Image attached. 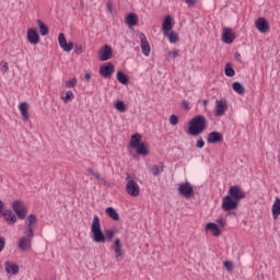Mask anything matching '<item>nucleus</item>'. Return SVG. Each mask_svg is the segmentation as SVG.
<instances>
[{
  "label": "nucleus",
  "instance_id": "f257e3e1",
  "mask_svg": "<svg viewBox=\"0 0 280 280\" xmlns=\"http://www.w3.org/2000/svg\"><path fill=\"white\" fill-rule=\"evenodd\" d=\"M209 121L207 120V117L202 115L195 116L188 127V132L191 137H198V135H202L207 130Z\"/></svg>",
  "mask_w": 280,
  "mask_h": 280
},
{
  "label": "nucleus",
  "instance_id": "f03ea898",
  "mask_svg": "<svg viewBox=\"0 0 280 280\" xmlns=\"http://www.w3.org/2000/svg\"><path fill=\"white\" fill-rule=\"evenodd\" d=\"M92 240L95 244H106V235L102 231V223L100 217L94 215L91 225Z\"/></svg>",
  "mask_w": 280,
  "mask_h": 280
},
{
  "label": "nucleus",
  "instance_id": "7ed1b4c3",
  "mask_svg": "<svg viewBox=\"0 0 280 280\" xmlns=\"http://www.w3.org/2000/svg\"><path fill=\"white\" fill-rule=\"evenodd\" d=\"M126 180H127V184H126L127 194L132 198H137V196H139V194L141 192V188L139 187V184L135 182V177L132 175H127Z\"/></svg>",
  "mask_w": 280,
  "mask_h": 280
},
{
  "label": "nucleus",
  "instance_id": "20e7f679",
  "mask_svg": "<svg viewBox=\"0 0 280 280\" xmlns=\"http://www.w3.org/2000/svg\"><path fill=\"white\" fill-rule=\"evenodd\" d=\"M12 209L19 220H25L27 218V206L21 200L13 201Z\"/></svg>",
  "mask_w": 280,
  "mask_h": 280
},
{
  "label": "nucleus",
  "instance_id": "39448f33",
  "mask_svg": "<svg viewBox=\"0 0 280 280\" xmlns=\"http://www.w3.org/2000/svg\"><path fill=\"white\" fill-rule=\"evenodd\" d=\"M34 237V234H27L24 233V236L20 237L18 241V248L22 253H27V250L32 249V238Z\"/></svg>",
  "mask_w": 280,
  "mask_h": 280
},
{
  "label": "nucleus",
  "instance_id": "423d86ee",
  "mask_svg": "<svg viewBox=\"0 0 280 280\" xmlns=\"http://www.w3.org/2000/svg\"><path fill=\"white\" fill-rule=\"evenodd\" d=\"M38 223L36 214H28L24 221V233L34 235V226Z\"/></svg>",
  "mask_w": 280,
  "mask_h": 280
},
{
  "label": "nucleus",
  "instance_id": "0eeeda50",
  "mask_svg": "<svg viewBox=\"0 0 280 280\" xmlns=\"http://www.w3.org/2000/svg\"><path fill=\"white\" fill-rule=\"evenodd\" d=\"M238 201L233 199V197L226 195L222 200L223 211H235L237 209Z\"/></svg>",
  "mask_w": 280,
  "mask_h": 280
},
{
  "label": "nucleus",
  "instance_id": "6e6552de",
  "mask_svg": "<svg viewBox=\"0 0 280 280\" xmlns=\"http://www.w3.org/2000/svg\"><path fill=\"white\" fill-rule=\"evenodd\" d=\"M221 39L225 45H232V43L235 40V32H233V28L224 26L222 30Z\"/></svg>",
  "mask_w": 280,
  "mask_h": 280
},
{
  "label": "nucleus",
  "instance_id": "1a4fd4ad",
  "mask_svg": "<svg viewBox=\"0 0 280 280\" xmlns=\"http://www.w3.org/2000/svg\"><path fill=\"white\" fill-rule=\"evenodd\" d=\"M179 196L184 198H191L194 196V187L189 183L180 184L177 188Z\"/></svg>",
  "mask_w": 280,
  "mask_h": 280
},
{
  "label": "nucleus",
  "instance_id": "9d476101",
  "mask_svg": "<svg viewBox=\"0 0 280 280\" xmlns=\"http://www.w3.org/2000/svg\"><path fill=\"white\" fill-rule=\"evenodd\" d=\"M255 27L260 34H268V32H270V24L266 18H258L255 22Z\"/></svg>",
  "mask_w": 280,
  "mask_h": 280
},
{
  "label": "nucleus",
  "instance_id": "9b49d317",
  "mask_svg": "<svg viewBox=\"0 0 280 280\" xmlns=\"http://www.w3.org/2000/svg\"><path fill=\"white\" fill-rule=\"evenodd\" d=\"M228 196H231V198L236 200V202H240V200L246 198V194L238 186H232Z\"/></svg>",
  "mask_w": 280,
  "mask_h": 280
},
{
  "label": "nucleus",
  "instance_id": "f8f14e48",
  "mask_svg": "<svg viewBox=\"0 0 280 280\" xmlns=\"http://www.w3.org/2000/svg\"><path fill=\"white\" fill-rule=\"evenodd\" d=\"M98 58L101 62H106V60H110V58H113V48L108 45H105L98 50Z\"/></svg>",
  "mask_w": 280,
  "mask_h": 280
},
{
  "label": "nucleus",
  "instance_id": "ddd939ff",
  "mask_svg": "<svg viewBox=\"0 0 280 280\" xmlns=\"http://www.w3.org/2000/svg\"><path fill=\"white\" fill-rule=\"evenodd\" d=\"M229 110V105L226 104V101L224 100H217L215 101V117H222Z\"/></svg>",
  "mask_w": 280,
  "mask_h": 280
},
{
  "label": "nucleus",
  "instance_id": "4468645a",
  "mask_svg": "<svg viewBox=\"0 0 280 280\" xmlns=\"http://www.w3.org/2000/svg\"><path fill=\"white\" fill-rule=\"evenodd\" d=\"M58 43L59 47L67 52L73 49V42H67V37H65L63 33H59Z\"/></svg>",
  "mask_w": 280,
  "mask_h": 280
},
{
  "label": "nucleus",
  "instance_id": "2eb2a0df",
  "mask_svg": "<svg viewBox=\"0 0 280 280\" xmlns=\"http://www.w3.org/2000/svg\"><path fill=\"white\" fill-rule=\"evenodd\" d=\"M58 43L59 47L67 52L73 49V42H67V37H65L63 33H59Z\"/></svg>",
  "mask_w": 280,
  "mask_h": 280
},
{
  "label": "nucleus",
  "instance_id": "dca6fc26",
  "mask_svg": "<svg viewBox=\"0 0 280 280\" xmlns=\"http://www.w3.org/2000/svg\"><path fill=\"white\" fill-rule=\"evenodd\" d=\"M139 39H140V47L143 56H150V43L148 42V37H145V34L140 33L139 34Z\"/></svg>",
  "mask_w": 280,
  "mask_h": 280
},
{
  "label": "nucleus",
  "instance_id": "f3484780",
  "mask_svg": "<svg viewBox=\"0 0 280 280\" xmlns=\"http://www.w3.org/2000/svg\"><path fill=\"white\" fill-rule=\"evenodd\" d=\"M26 35L31 45H38L40 43V35H38L36 28H28Z\"/></svg>",
  "mask_w": 280,
  "mask_h": 280
},
{
  "label": "nucleus",
  "instance_id": "a211bd4d",
  "mask_svg": "<svg viewBox=\"0 0 280 280\" xmlns=\"http://www.w3.org/2000/svg\"><path fill=\"white\" fill-rule=\"evenodd\" d=\"M114 253L117 261H120V259H124V245H121L120 238H116L114 241Z\"/></svg>",
  "mask_w": 280,
  "mask_h": 280
},
{
  "label": "nucleus",
  "instance_id": "6ab92c4d",
  "mask_svg": "<svg viewBox=\"0 0 280 280\" xmlns=\"http://www.w3.org/2000/svg\"><path fill=\"white\" fill-rule=\"evenodd\" d=\"M100 73L103 75V78H110L113 73H115V65L112 62H107L104 66L100 68Z\"/></svg>",
  "mask_w": 280,
  "mask_h": 280
},
{
  "label": "nucleus",
  "instance_id": "aec40b11",
  "mask_svg": "<svg viewBox=\"0 0 280 280\" xmlns=\"http://www.w3.org/2000/svg\"><path fill=\"white\" fill-rule=\"evenodd\" d=\"M174 19L172 15H166L163 23H162V34H167V32H173L174 30V24L172 22Z\"/></svg>",
  "mask_w": 280,
  "mask_h": 280
},
{
  "label": "nucleus",
  "instance_id": "412c9836",
  "mask_svg": "<svg viewBox=\"0 0 280 280\" xmlns=\"http://www.w3.org/2000/svg\"><path fill=\"white\" fill-rule=\"evenodd\" d=\"M2 215L8 224H16L18 217L12 210H4Z\"/></svg>",
  "mask_w": 280,
  "mask_h": 280
},
{
  "label": "nucleus",
  "instance_id": "4be33fe9",
  "mask_svg": "<svg viewBox=\"0 0 280 280\" xmlns=\"http://www.w3.org/2000/svg\"><path fill=\"white\" fill-rule=\"evenodd\" d=\"M4 270L8 275H19V267L13 261L7 260L4 262Z\"/></svg>",
  "mask_w": 280,
  "mask_h": 280
},
{
  "label": "nucleus",
  "instance_id": "5701e85b",
  "mask_svg": "<svg viewBox=\"0 0 280 280\" xmlns=\"http://www.w3.org/2000/svg\"><path fill=\"white\" fill-rule=\"evenodd\" d=\"M28 108H30V106L27 105V103H21L19 106V110L22 115L23 121H27V119H30Z\"/></svg>",
  "mask_w": 280,
  "mask_h": 280
},
{
  "label": "nucleus",
  "instance_id": "b1692460",
  "mask_svg": "<svg viewBox=\"0 0 280 280\" xmlns=\"http://www.w3.org/2000/svg\"><path fill=\"white\" fill-rule=\"evenodd\" d=\"M222 141V135L218 131H212L208 135V143H220Z\"/></svg>",
  "mask_w": 280,
  "mask_h": 280
},
{
  "label": "nucleus",
  "instance_id": "393cba45",
  "mask_svg": "<svg viewBox=\"0 0 280 280\" xmlns=\"http://www.w3.org/2000/svg\"><path fill=\"white\" fill-rule=\"evenodd\" d=\"M271 212H272V218L273 220H279V215H280V198H276L272 208H271Z\"/></svg>",
  "mask_w": 280,
  "mask_h": 280
},
{
  "label": "nucleus",
  "instance_id": "a878e982",
  "mask_svg": "<svg viewBox=\"0 0 280 280\" xmlns=\"http://www.w3.org/2000/svg\"><path fill=\"white\" fill-rule=\"evenodd\" d=\"M206 231H210L212 235H214L215 237H219V235H221L222 233V231L220 230V226H218V224L215 223H208L206 225Z\"/></svg>",
  "mask_w": 280,
  "mask_h": 280
},
{
  "label": "nucleus",
  "instance_id": "bb28decb",
  "mask_svg": "<svg viewBox=\"0 0 280 280\" xmlns=\"http://www.w3.org/2000/svg\"><path fill=\"white\" fill-rule=\"evenodd\" d=\"M164 170H165V164H163V162H160L159 164H155L152 166L151 173L154 176H161V174H163Z\"/></svg>",
  "mask_w": 280,
  "mask_h": 280
},
{
  "label": "nucleus",
  "instance_id": "cd10ccee",
  "mask_svg": "<svg viewBox=\"0 0 280 280\" xmlns=\"http://www.w3.org/2000/svg\"><path fill=\"white\" fill-rule=\"evenodd\" d=\"M126 23L129 27H135L139 23V18L135 13H129L126 18Z\"/></svg>",
  "mask_w": 280,
  "mask_h": 280
},
{
  "label": "nucleus",
  "instance_id": "c85d7f7f",
  "mask_svg": "<svg viewBox=\"0 0 280 280\" xmlns=\"http://www.w3.org/2000/svg\"><path fill=\"white\" fill-rule=\"evenodd\" d=\"M141 143V136L139 133H135L133 136H131L130 148L135 150L139 148Z\"/></svg>",
  "mask_w": 280,
  "mask_h": 280
},
{
  "label": "nucleus",
  "instance_id": "c756f323",
  "mask_svg": "<svg viewBox=\"0 0 280 280\" xmlns=\"http://www.w3.org/2000/svg\"><path fill=\"white\" fill-rule=\"evenodd\" d=\"M164 36L171 44H176L178 42V33L175 31H168L167 33H164Z\"/></svg>",
  "mask_w": 280,
  "mask_h": 280
},
{
  "label": "nucleus",
  "instance_id": "7c9ffc66",
  "mask_svg": "<svg viewBox=\"0 0 280 280\" xmlns=\"http://www.w3.org/2000/svg\"><path fill=\"white\" fill-rule=\"evenodd\" d=\"M136 152L141 156H148L150 154V150L148 149V145L143 142L136 148Z\"/></svg>",
  "mask_w": 280,
  "mask_h": 280
},
{
  "label": "nucleus",
  "instance_id": "2f4dec72",
  "mask_svg": "<svg viewBox=\"0 0 280 280\" xmlns=\"http://www.w3.org/2000/svg\"><path fill=\"white\" fill-rule=\"evenodd\" d=\"M114 108H116V110H118V113H126L128 110V106H126V103L124 101H119V100H117L114 103Z\"/></svg>",
  "mask_w": 280,
  "mask_h": 280
},
{
  "label": "nucleus",
  "instance_id": "473e14b6",
  "mask_svg": "<svg viewBox=\"0 0 280 280\" xmlns=\"http://www.w3.org/2000/svg\"><path fill=\"white\" fill-rule=\"evenodd\" d=\"M106 214L108 218H112V220H115L116 222L119 221V213H117V210L113 207H108L105 210Z\"/></svg>",
  "mask_w": 280,
  "mask_h": 280
},
{
  "label": "nucleus",
  "instance_id": "72a5a7b5",
  "mask_svg": "<svg viewBox=\"0 0 280 280\" xmlns=\"http://www.w3.org/2000/svg\"><path fill=\"white\" fill-rule=\"evenodd\" d=\"M232 89L233 91H235V93H237L238 95H244V93H246V89L244 88V85H242V83L240 82H234L232 84Z\"/></svg>",
  "mask_w": 280,
  "mask_h": 280
},
{
  "label": "nucleus",
  "instance_id": "f704fd0d",
  "mask_svg": "<svg viewBox=\"0 0 280 280\" xmlns=\"http://www.w3.org/2000/svg\"><path fill=\"white\" fill-rule=\"evenodd\" d=\"M116 78L118 80V82H120V84H128L129 82V78L128 75H126V73H124L122 71H118L117 74H116Z\"/></svg>",
  "mask_w": 280,
  "mask_h": 280
},
{
  "label": "nucleus",
  "instance_id": "c9c22d12",
  "mask_svg": "<svg viewBox=\"0 0 280 280\" xmlns=\"http://www.w3.org/2000/svg\"><path fill=\"white\" fill-rule=\"evenodd\" d=\"M37 25L39 27V33L42 34V36H47V34H49V27H47V25H45L42 20H37Z\"/></svg>",
  "mask_w": 280,
  "mask_h": 280
},
{
  "label": "nucleus",
  "instance_id": "e433bc0d",
  "mask_svg": "<svg viewBox=\"0 0 280 280\" xmlns=\"http://www.w3.org/2000/svg\"><path fill=\"white\" fill-rule=\"evenodd\" d=\"M73 97H75L73 92L72 91H68L66 93V96H61V100H62V102H65V104H69V102H73Z\"/></svg>",
  "mask_w": 280,
  "mask_h": 280
},
{
  "label": "nucleus",
  "instance_id": "4c0bfd02",
  "mask_svg": "<svg viewBox=\"0 0 280 280\" xmlns=\"http://www.w3.org/2000/svg\"><path fill=\"white\" fill-rule=\"evenodd\" d=\"M225 75L228 78H233V75H235V70L233 69V66L231 63L225 65Z\"/></svg>",
  "mask_w": 280,
  "mask_h": 280
},
{
  "label": "nucleus",
  "instance_id": "58836bf2",
  "mask_svg": "<svg viewBox=\"0 0 280 280\" xmlns=\"http://www.w3.org/2000/svg\"><path fill=\"white\" fill-rule=\"evenodd\" d=\"M106 242H113V237H115V230L105 231Z\"/></svg>",
  "mask_w": 280,
  "mask_h": 280
},
{
  "label": "nucleus",
  "instance_id": "ea45409f",
  "mask_svg": "<svg viewBox=\"0 0 280 280\" xmlns=\"http://www.w3.org/2000/svg\"><path fill=\"white\" fill-rule=\"evenodd\" d=\"M75 84H78V79L72 78L71 80L66 81L67 89H74Z\"/></svg>",
  "mask_w": 280,
  "mask_h": 280
},
{
  "label": "nucleus",
  "instance_id": "a19ab883",
  "mask_svg": "<svg viewBox=\"0 0 280 280\" xmlns=\"http://www.w3.org/2000/svg\"><path fill=\"white\" fill-rule=\"evenodd\" d=\"M170 124H171V126H178V116H176V115H171L170 116Z\"/></svg>",
  "mask_w": 280,
  "mask_h": 280
},
{
  "label": "nucleus",
  "instance_id": "79ce46f5",
  "mask_svg": "<svg viewBox=\"0 0 280 280\" xmlns=\"http://www.w3.org/2000/svg\"><path fill=\"white\" fill-rule=\"evenodd\" d=\"M224 268L226 269L228 272H233V268H235V266L231 261H225Z\"/></svg>",
  "mask_w": 280,
  "mask_h": 280
},
{
  "label": "nucleus",
  "instance_id": "37998d69",
  "mask_svg": "<svg viewBox=\"0 0 280 280\" xmlns=\"http://www.w3.org/2000/svg\"><path fill=\"white\" fill-rule=\"evenodd\" d=\"M1 71H3L4 73H8V71H10V67L8 66L7 61H2L1 62Z\"/></svg>",
  "mask_w": 280,
  "mask_h": 280
},
{
  "label": "nucleus",
  "instance_id": "c03bdc74",
  "mask_svg": "<svg viewBox=\"0 0 280 280\" xmlns=\"http://www.w3.org/2000/svg\"><path fill=\"white\" fill-rule=\"evenodd\" d=\"M106 9L108 10V12L110 14H113V12L115 11V9L113 8V0H108L106 3Z\"/></svg>",
  "mask_w": 280,
  "mask_h": 280
},
{
  "label": "nucleus",
  "instance_id": "a18cd8bd",
  "mask_svg": "<svg viewBox=\"0 0 280 280\" xmlns=\"http://www.w3.org/2000/svg\"><path fill=\"white\" fill-rule=\"evenodd\" d=\"M196 148H199V149L205 148V140H202V138H199L197 140Z\"/></svg>",
  "mask_w": 280,
  "mask_h": 280
},
{
  "label": "nucleus",
  "instance_id": "49530a36",
  "mask_svg": "<svg viewBox=\"0 0 280 280\" xmlns=\"http://www.w3.org/2000/svg\"><path fill=\"white\" fill-rule=\"evenodd\" d=\"M179 52L178 50H172L168 52V58H178Z\"/></svg>",
  "mask_w": 280,
  "mask_h": 280
},
{
  "label": "nucleus",
  "instance_id": "de8ad7c7",
  "mask_svg": "<svg viewBox=\"0 0 280 280\" xmlns=\"http://www.w3.org/2000/svg\"><path fill=\"white\" fill-rule=\"evenodd\" d=\"M5 248V238L0 236V253Z\"/></svg>",
  "mask_w": 280,
  "mask_h": 280
},
{
  "label": "nucleus",
  "instance_id": "09e8293b",
  "mask_svg": "<svg viewBox=\"0 0 280 280\" xmlns=\"http://www.w3.org/2000/svg\"><path fill=\"white\" fill-rule=\"evenodd\" d=\"M74 54H77L78 56H80V54H82V45L74 46Z\"/></svg>",
  "mask_w": 280,
  "mask_h": 280
},
{
  "label": "nucleus",
  "instance_id": "8fccbe9b",
  "mask_svg": "<svg viewBox=\"0 0 280 280\" xmlns=\"http://www.w3.org/2000/svg\"><path fill=\"white\" fill-rule=\"evenodd\" d=\"M185 3L187 5L194 7V5H196V3H198V0H185Z\"/></svg>",
  "mask_w": 280,
  "mask_h": 280
},
{
  "label": "nucleus",
  "instance_id": "3c124183",
  "mask_svg": "<svg viewBox=\"0 0 280 280\" xmlns=\"http://www.w3.org/2000/svg\"><path fill=\"white\" fill-rule=\"evenodd\" d=\"M98 183H101V185H108V182L106 180V178L102 177L100 179H97Z\"/></svg>",
  "mask_w": 280,
  "mask_h": 280
},
{
  "label": "nucleus",
  "instance_id": "603ef678",
  "mask_svg": "<svg viewBox=\"0 0 280 280\" xmlns=\"http://www.w3.org/2000/svg\"><path fill=\"white\" fill-rule=\"evenodd\" d=\"M217 222H218V224L221 226V229H224L225 223H224V220H223L222 218H219V219L217 220Z\"/></svg>",
  "mask_w": 280,
  "mask_h": 280
},
{
  "label": "nucleus",
  "instance_id": "864d4df0",
  "mask_svg": "<svg viewBox=\"0 0 280 280\" xmlns=\"http://www.w3.org/2000/svg\"><path fill=\"white\" fill-rule=\"evenodd\" d=\"M97 172H95L93 168H88V174H90V176H95Z\"/></svg>",
  "mask_w": 280,
  "mask_h": 280
},
{
  "label": "nucleus",
  "instance_id": "5fc2aeb1",
  "mask_svg": "<svg viewBox=\"0 0 280 280\" xmlns=\"http://www.w3.org/2000/svg\"><path fill=\"white\" fill-rule=\"evenodd\" d=\"M97 172H95L93 168H88V174H90V176H95Z\"/></svg>",
  "mask_w": 280,
  "mask_h": 280
},
{
  "label": "nucleus",
  "instance_id": "6e6d98bb",
  "mask_svg": "<svg viewBox=\"0 0 280 280\" xmlns=\"http://www.w3.org/2000/svg\"><path fill=\"white\" fill-rule=\"evenodd\" d=\"M97 172H95L93 168H88V174H90V176H95Z\"/></svg>",
  "mask_w": 280,
  "mask_h": 280
},
{
  "label": "nucleus",
  "instance_id": "4d7b16f0",
  "mask_svg": "<svg viewBox=\"0 0 280 280\" xmlns=\"http://www.w3.org/2000/svg\"><path fill=\"white\" fill-rule=\"evenodd\" d=\"M183 108L189 109V103L187 101H184L182 103Z\"/></svg>",
  "mask_w": 280,
  "mask_h": 280
},
{
  "label": "nucleus",
  "instance_id": "13d9d810",
  "mask_svg": "<svg viewBox=\"0 0 280 280\" xmlns=\"http://www.w3.org/2000/svg\"><path fill=\"white\" fill-rule=\"evenodd\" d=\"M4 211L5 210H4L3 201L0 200V213L3 214Z\"/></svg>",
  "mask_w": 280,
  "mask_h": 280
},
{
  "label": "nucleus",
  "instance_id": "bf43d9fd",
  "mask_svg": "<svg viewBox=\"0 0 280 280\" xmlns=\"http://www.w3.org/2000/svg\"><path fill=\"white\" fill-rule=\"evenodd\" d=\"M84 79L89 82L91 80V72H86Z\"/></svg>",
  "mask_w": 280,
  "mask_h": 280
},
{
  "label": "nucleus",
  "instance_id": "052dcab7",
  "mask_svg": "<svg viewBox=\"0 0 280 280\" xmlns=\"http://www.w3.org/2000/svg\"><path fill=\"white\" fill-rule=\"evenodd\" d=\"M101 176H102V175H100V173L96 172L93 177H94L96 180H98V179L101 178Z\"/></svg>",
  "mask_w": 280,
  "mask_h": 280
},
{
  "label": "nucleus",
  "instance_id": "680f3d73",
  "mask_svg": "<svg viewBox=\"0 0 280 280\" xmlns=\"http://www.w3.org/2000/svg\"><path fill=\"white\" fill-rule=\"evenodd\" d=\"M235 58H236V60H240L242 58V55H240V52H236Z\"/></svg>",
  "mask_w": 280,
  "mask_h": 280
},
{
  "label": "nucleus",
  "instance_id": "e2e57ef3",
  "mask_svg": "<svg viewBox=\"0 0 280 280\" xmlns=\"http://www.w3.org/2000/svg\"><path fill=\"white\" fill-rule=\"evenodd\" d=\"M208 102L207 101H203V106H207Z\"/></svg>",
  "mask_w": 280,
  "mask_h": 280
}]
</instances>
